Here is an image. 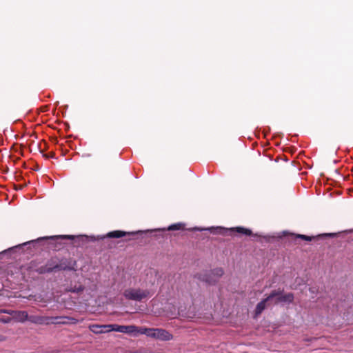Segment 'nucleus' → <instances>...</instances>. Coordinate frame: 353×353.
Returning a JSON list of instances; mask_svg holds the SVG:
<instances>
[{"instance_id": "bb28decb", "label": "nucleus", "mask_w": 353, "mask_h": 353, "mask_svg": "<svg viewBox=\"0 0 353 353\" xmlns=\"http://www.w3.org/2000/svg\"><path fill=\"white\" fill-rule=\"evenodd\" d=\"M104 238H105L104 236L100 237L101 239H103Z\"/></svg>"}, {"instance_id": "2eb2a0df", "label": "nucleus", "mask_w": 353, "mask_h": 353, "mask_svg": "<svg viewBox=\"0 0 353 353\" xmlns=\"http://www.w3.org/2000/svg\"><path fill=\"white\" fill-rule=\"evenodd\" d=\"M83 290H84V287L81 285H79V286H74V287H71L70 288H68L66 290V291L70 292H74V293H79V292H82Z\"/></svg>"}, {"instance_id": "4468645a", "label": "nucleus", "mask_w": 353, "mask_h": 353, "mask_svg": "<svg viewBox=\"0 0 353 353\" xmlns=\"http://www.w3.org/2000/svg\"><path fill=\"white\" fill-rule=\"evenodd\" d=\"M234 230L239 233H241V234H245L247 236H250L252 234V231L250 230L244 228L242 227H237V228L230 229V231H234Z\"/></svg>"}, {"instance_id": "a211bd4d", "label": "nucleus", "mask_w": 353, "mask_h": 353, "mask_svg": "<svg viewBox=\"0 0 353 353\" xmlns=\"http://www.w3.org/2000/svg\"><path fill=\"white\" fill-rule=\"evenodd\" d=\"M147 330V327L137 326V330H135L134 336H137L138 334L146 335Z\"/></svg>"}, {"instance_id": "423d86ee", "label": "nucleus", "mask_w": 353, "mask_h": 353, "mask_svg": "<svg viewBox=\"0 0 353 353\" xmlns=\"http://www.w3.org/2000/svg\"><path fill=\"white\" fill-rule=\"evenodd\" d=\"M55 322L54 324H77L79 322H82L83 319H77L73 317L67 316H54Z\"/></svg>"}, {"instance_id": "f257e3e1", "label": "nucleus", "mask_w": 353, "mask_h": 353, "mask_svg": "<svg viewBox=\"0 0 353 353\" xmlns=\"http://www.w3.org/2000/svg\"><path fill=\"white\" fill-rule=\"evenodd\" d=\"M123 296L128 301L141 302L152 296L150 291L140 288H128L124 290Z\"/></svg>"}, {"instance_id": "20e7f679", "label": "nucleus", "mask_w": 353, "mask_h": 353, "mask_svg": "<svg viewBox=\"0 0 353 353\" xmlns=\"http://www.w3.org/2000/svg\"><path fill=\"white\" fill-rule=\"evenodd\" d=\"M28 321L39 325L54 324V316H30Z\"/></svg>"}, {"instance_id": "ddd939ff", "label": "nucleus", "mask_w": 353, "mask_h": 353, "mask_svg": "<svg viewBox=\"0 0 353 353\" xmlns=\"http://www.w3.org/2000/svg\"><path fill=\"white\" fill-rule=\"evenodd\" d=\"M127 232L121 231V230H115L110 232H108L106 234V236L108 238H121L127 234Z\"/></svg>"}, {"instance_id": "4be33fe9", "label": "nucleus", "mask_w": 353, "mask_h": 353, "mask_svg": "<svg viewBox=\"0 0 353 353\" xmlns=\"http://www.w3.org/2000/svg\"><path fill=\"white\" fill-rule=\"evenodd\" d=\"M14 310H3V313L8 314L10 315H12V316L14 315Z\"/></svg>"}, {"instance_id": "b1692460", "label": "nucleus", "mask_w": 353, "mask_h": 353, "mask_svg": "<svg viewBox=\"0 0 353 353\" xmlns=\"http://www.w3.org/2000/svg\"><path fill=\"white\" fill-rule=\"evenodd\" d=\"M1 321L3 323H8L10 322V319L8 318V319H2Z\"/></svg>"}, {"instance_id": "aec40b11", "label": "nucleus", "mask_w": 353, "mask_h": 353, "mask_svg": "<svg viewBox=\"0 0 353 353\" xmlns=\"http://www.w3.org/2000/svg\"><path fill=\"white\" fill-rule=\"evenodd\" d=\"M208 230L212 231L216 230V232L218 233H222L223 231L226 230V229L221 227H216V228H210L208 229Z\"/></svg>"}, {"instance_id": "f3484780", "label": "nucleus", "mask_w": 353, "mask_h": 353, "mask_svg": "<svg viewBox=\"0 0 353 353\" xmlns=\"http://www.w3.org/2000/svg\"><path fill=\"white\" fill-rule=\"evenodd\" d=\"M184 225L181 223H174L172 225H170L168 228V230H179L183 229Z\"/></svg>"}, {"instance_id": "9b49d317", "label": "nucleus", "mask_w": 353, "mask_h": 353, "mask_svg": "<svg viewBox=\"0 0 353 353\" xmlns=\"http://www.w3.org/2000/svg\"><path fill=\"white\" fill-rule=\"evenodd\" d=\"M89 329L94 334H102L107 332L106 325L93 324L89 326Z\"/></svg>"}, {"instance_id": "412c9836", "label": "nucleus", "mask_w": 353, "mask_h": 353, "mask_svg": "<svg viewBox=\"0 0 353 353\" xmlns=\"http://www.w3.org/2000/svg\"><path fill=\"white\" fill-rule=\"evenodd\" d=\"M297 237L304 239V240H306V241H311L312 239V237H311V236L303 235V234H299V235H298Z\"/></svg>"}, {"instance_id": "f8f14e48", "label": "nucleus", "mask_w": 353, "mask_h": 353, "mask_svg": "<svg viewBox=\"0 0 353 353\" xmlns=\"http://www.w3.org/2000/svg\"><path fill=\"white\" fill-rule=\"evenodd\" d=\"M136 330L137 326L135 325H121V327L119 328V330H121V333L131 334H133L134 336Z\"/></svg>"}, {"instance_id": "9d476101", "label": "nucleus", "mask_w": 353, "mask_h": 353, "mask_svg": "<svg viewBox=\"0 0 353 353\" xmlns=\"http://www.w3.org/2000/svg\"><path fill=\"white\" fill-rule=\"evenodd\" d=\"M29 316L26 311H15L13 319L17 321L23 323L28 320Z\"/></svg>"}, {"instance_id": "f03ea898", "label": "nucleus", "mask_w": 353, "mask_h": 353, "mask_svg": "<svg viewBox=\"0 0 353 353\" xmlns=\"http://www.w3.org/2000/svg\"><path fill=\"white\" fill-rule=\"evenodd\" d=\"M75 237H77L79 240H81L82 241H95L94 236H86V235H79V236H73V235H58V236H46L42 238H39L37 240H32L28 242L24 243L21 245H19L18 246H16V248H20L22 245H35L39 241L44 240V239H74Z\"/></svg>"}, {"instance_id": "a878e982", "label": "nucleus", "mask_w": 353, "mask_h": 353, "mask_svg": "<svg viewBox=\"0 0 353 353\" xmlns=\"http://www.w3.org/2000/svg\"><path fill=\"white\" fill-rule=\"evenodd\" d=\"M4 340V337L1 335H0V341H2Z\"/></svg>"}, {"instance_id": "6e6552de", "label": "nucleus", "mask_w": 353, "mask_h": 353, "mask_svg": "<svg viewBox=\"0 0 353 353\" xmlns=\"http://www.w3.org/2000/svg\"><path fill=\"white\" fill-rule=\"evenodd\" d=\"M155 337L154 339L161 341H170L172 339V335L163 329L155 328Z\"/></svg>"}, {"instance_id": "dca6fc26", "label": "nucleus", "mask_w": 353, "mask_h": 353, "mask_svg": "<svg viewBox=\"0 0 353 353\" xmlns=\"http://www.w3.org/2000/svg\"><path fill=\"white\" fill-rule=\"evenodd\" d=\"M107 327V332H111V331H115L121 332V330H119V328L121 327V325H116V324H110L106 325Z\"/></svg>"}, {"instance_id": "0eeeda50", "label": "nucleus", "mask_w": 353, "mask_h": 353, "mask_svg": "<svg viewBox=\"0 0 353 353\" xmlns=\"http://www.w3.org/2000/svg\"><path fill=\"white\" fill-rule=\"evenodd\" d=\"M277 294H278L276 292H271L267 298H265V299H263L261 301H260L256 305V307L255 309L256 316L259 315L265 310V306H266V303L268 301H272L274 298V296Z\"/></svg>"}, {"instance_id": "7ed1b4c3", "label": "nucleus", "mask_w": 353, "mask_h": 353, "mask_svg": "<svg viewBox=\"0 0 353 353\" xmlns=\"http://www.w3.org/2000/svg\"><path fill=\"white\" fill-rule=\"evenodd\" d=\"M223 274V270L222 268H216L203 274H199L198 279L208 284H214Z\"/></svg>"}, {"instance_id": "39448f33", "label": "nucleus", "mask_w": 353, "mask_h": 353, "mask_svg": "<svg viewBox=\"0 0 353 353\" xmlns=\"http://www.w3.org/2000/svg\"><path fill=\"white\" fill-rule=\"evenodd\" d=\"M272 292H276L278 294L274 298L276 299L275 303H290L294 300V295L292 293H288L286 294H282V291H281V290H273Z\"/></svg>"}, {"instance_id": "5701e85b", "label": "nucleus", "mask_w": 353, "mask_h": 353, "mask_svg": "<svg viewBox=\"0 0 353 353\" xmlns=\"http://www.w3.org/2000/svg\"><path fill=\"white\" fill-rule=\"evenodd\" d=\"M325 236H335V234L334 233H328V234H324Z\"/></svg>"}, {"instance_id": "6ab92c4d", "label": "nucleus", "mask_w": 353, "mask_h": 353, "mask_svg": "<svg viewBox=\"0 0 353 353\" xmlns=\"http://www.w3.org/2000/svg\"><path fill=\"white\" fill-rule=\"evenodd\" d=\"M155 328H148L146 336L148 337L154 338L155 337Z\"/></svg>"}, {"instance_id": "1a4fd4ad", "label": "nucleus", "mask_w": 353, "mask_h": 353, "mask_svg": "<svg viewBox=\"0 0 353 353\" xmlns=\"http://www.w3.org/2000/svg\"><path fill=\"white\" fill-rule=\"evenodd\" d=\"M65 268H63L61 264H56L54 265H52L50 263H48L45 268H40V273H46V272H51L54 270H64Z\"/></svg>"}, {"instance_id": "393cba45", "label": "nucleus", "mask_w": 353, "mask_h": 353, "mask_svg": "<svg viewBox=\"0 0 353 353\" xmlns=\"http://www.w3.org/2000/svg\"><path fill=\"white\" fill-rule=\"evenodd\" d=\"M57 321H68L66 319H58Z\"/></svg>"}]
</instances>
